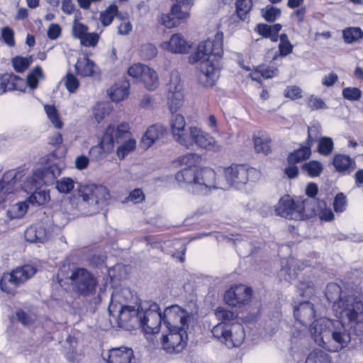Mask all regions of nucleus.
Returning a JSON list of instances; mask_svg holds the SVG:
<instances>
[{"label": "nucleus", "mask_w": 363, "mask_h": 363, "mask_svg": "<svg viewBox=\"0 0 363 363\" xmlns=\"http://www.w3.org/2000/svg\"><path fill=\"white\" fill-rule=\"evenodd\" d=\"M200 160L196 153L182 155L174 162L175 166H184L176 175L178 184L194 194L206 195L211 190L223 189V182L216 179V172L211 168L197 169Z\"/></svg>", "instance_id": "f257e3e1"}, {"label": "nucleus", "mask_w": 363, "mask_h": 363, "mask_svg": "<svg viewBox=\"0 0 363 363\" xmlns=\"http://www.w3.org/2000/svg\"><path fill=\"white\" fill-rule=\"evenodd\" d=\"M341 289L336 284L327 286L325 296L334 302L333 309L338 320L347 324L357 335L363 333V301L354 294L340 295Z\"/></svg>", "instance_id": "f03ea898"}, {"label": "nucleus", "mask_w": 363, "mask_h": 363, "mask_svg": "<svg viewBox=\"0 0 363 363\" xmlns=\"http://www.w3.org/2000/svg\"><path fill=\"white\" fill-rule=\"evenodd\" d=\"M223 35L218 32L213 40L199 43L196 52L191 55V63L200 62L199 78L206 86H212L219 77V60L223 55Z\"/></svg>", "instance_id": "7ed1b4c3"}, {"label": "nucleus", "mask_w": 363, "mask_h": 363, "mask_svg": "<svg viewBox=\"0 0 363 363\" xmlns=\"http://www.w3.org/2000/svg\"><path fill=\"white\" fill-rule=\"evenodd\" d=\"M347 324L340 320L320 318L315 320L310 332L315 343L325 350L336 352L345 348L351 341Z\"/></svg>", "instance_id": "20e7f679"}, {"label": "nucleus", "mask_w": 363, "mask_h": 363, "mask_svg": "<svg viewBox=\"0 0 363 363\" xmlns=\"http://www.w3.org/2000/svg\"><path fill=\"white\" fill-rule=\"evenodd\" d=\"M170 130L175 141L186 147L196 145L200 149L213 152L223 149L219 142L209 133L202 128L191 125L186 128V121L181 114L172 116L170 121Z\"/></svg>", "instance_id": "39448f33"}, {"label": "nucleus", "mask_w": 363, "mask_h": 363, "mask_svg": "<svg viewBox=\"0 0 363 363\" xmlns=\"http://www.w3.org/2000/svg\"><path fill=\"white\" fill-rule=\"evenodd\" d=\"M19 173V178L15 179L13 184L10 185L9 191H5V189H0V192L4 199L6 194H11L18 190L23 189L27 193H31L42 187L43 184H48L50 180L54 179L60 174V171L56 166H50L48 168L38 169L33 175L27 176L23 170L11 169Z\"/></svg>", "instance_id": "423d86ee"}, {"label": "nucleus", "mask_w": 363, "mask_h": 363, "mask_svg": "<svg viewBox=\"0 0 363 363\" xmlns=\"http://www.w3.org/2000/svg\"><path fill=\"white\" fill-rule=\"evenodd\" d=\"M118 301V295L113 294L108 306L110 315L117 318L118 325L120 328L128 330L134 328L139 323L140 310L135 306L122 305Z\"/></svg>", "instance_id": "0eeeda50"}, {"label": "nucleus", "mask_w": 363, "mask_h": 363, "mask_svg": "<svg viewBox=\"0 0 363 363\" xmlns=\"http://www.w3.org/2000/svg\"><path fill=\"white\" fill-rule=\"evenodd\" d=\"M211 332L214 337L228 348L239 347L245 337L244 328L240 323L230 325L219 323L212 328Z\"/></svg>", "instance_id": "6e6552de"}, {"label": "nucleus", "mask_w": 363, "mask_h": 363, "mask_svg": "<svg viewBox=\"0 0 363 363\" xmlns=\"http://www.w3.org/2000/svg\"><path fill=\"white\" fill-rule=\"evenodd\" d=\"M36 272L32 265L17 267L11 273L4 274L0 279L1 290L6 294H13L16 289L31 278Z\"/></svg>", "instance_id": "1a4fd4ad"}, {"label": "nucleus", "mask_w": 363, "mask_h": 363, "mask_svg": "<svg viewBox=\"0 0 363 363\" xmlns=\"http://www.w3.org/2000/svg\"><path fill=\"white\" fill-rule=\"evenodd\" d=\"M140 308L138 325L142 326L146 333H158L163 321L159 305L156 303H143Z\"/></svg>", "instance_id": "9d476101"}, {"label": "nucleus", "mask_w": 363, "mask_h": 363, "mask_svg": "<svg viewBox=\"0 0 363 363\" xmlns=\"http://www.w3.org/2000/svg\"><path fill=\"white\" fill-rule=\"evenodd\" d=\"M308 201L293 200L290 196L281 197L276 206L275 211L278 216L290 220H303L309 216L306 213Z\"/></svg>", "instance_id": "9b49d317"}, {"label": "nucleus", "mask_w": 363, "mask_h": 363, "mask_svg": "<svg viewBox=\"0 0 363 363\" xmlns=\"http://www.w3.org/2000/svg\"><path fill=\"white\" fill-rule=\"evenodd\" d=\"M67 279L70 280L73 290L80 295L88 296L96 290L97 284L96 278L84 268L72 269Z\"/></svg>", "instance_id": "f8f14e48"}, {"label": "nucleus", "mask_w": 363, "mask_h": 363, "mask_svg": "<svg viewBox=\"0 0 363 363\" xmlns=\"http://www.w3.org/2000/svg\"><path fill=\"white\" fill-rule=\"evenodd\" d=\"M187 328L179 325L167 328V333L162 336V345L164 350L167 353L182 352L187 344Z\"/></svg>", "instance_id": "ddd939ff"}, {"label": "nucleus", "mask_w": 363, "mask_h": 363, "mask_svg": "<svg viewBox=\"0 0 363 363\" xmlns=\"http://www.w3.org/2000/svg\"><path fill=\"white\" fill-rule=\"evenodd\" d=\"M225 182L230 186L240 188L249 180L250 175L257 174L254 168H249L243 164H232L223 169Z\"/></svg>", "instance_id": "4468645a"}, {"label": "nucleus", "mask_w": 363, "mask_h": 363, "mask_svg": "<svg viewBox=\"0 0 363 363\" xmlns=\"http://www.w3.org/2000/svg\"><path fill=\"white\" fill-rule=\"evenodd\" d=\"M80 196L84 202L96 206V210L107 204L110 194L107 188L102 185L89 184L83 186Z\"/></svg>", "instance_id": "2eb2a0df"}, {"label": "nucleus", "mask_w": 363, "mask_h": 363, "mask_svg": "<svg viewBox=\"0 0 363 363\" xmlns=\"http://www.w3.org/2000/svg\"><path fill=\"white\" fill-rule=\"evenodd\" d=\"M184 102L183 85L177 72H172L167 84V103L172 113L177 111Z\"/></svg>", "instance_id": "dca6fc26"}, {"label": "nucleus", "mask_w": 363, "mask_h": 363, "mask_svg": "<svg viewBox=\"0 0 363 363\" xmlns=\"http://www.w3.org/2000/svg\"><path fill=\"white\" fill-rule=\"evenodd\" d=\"M162 318L167 328L173 327V325L188 328L192 315L178 305H172L164 309Z\"/></svg>", "instance_id": "f3484780"}, {"label": "nucleus", "mask_w": 363, "mask_h": 363, "mask_svg": "<svg viewBox=\"0 0 363 363\" xmlns=\"http://www.w3.org/2000/svg\"><path fill=\"white\" fill-rule=\"evenodd\" d=\"M252 292V289L245 285H236L225 291L224 301L228 306L240 308L251 301Z\"/></svg>", "instance_id": "a211bd4d"}, {"label": "nucleus", "mask_w": 363, "mask_h": 363, "mask_svg": "<svg viewBox=\"0 0 363 363\" xmlns=\"http://www.w3.org/2000/svg\"><path fill=\"white\" fill-rule=\"evenodd\" d=\"M102 358L105 363H135V354L131 347H113L102 352Z\"/></svg>", "instance_id": "6ab92c4d"}, {"label": "nucleus", "mask_w": 363, "mask_h": 363, "mask_svg": "<svg viewBox=\"0 0 363 363\" xmlns=\"http://www.w3.org/2000/svg\"><path fill=\"white\" fill-rule=\"evenodd\" d=\"M113 129L106 128L101 142L89 150L91 160L99 161L104 159L113 149Z\"/></svg>", "instance_id": "aec40b11"}, {"label": "nucleus", "mask_w": 363, "mask_h": 363, "mask_svg": "<svg viewBox=\"0 0 363 363\" xmlns=\"http://www.w3.org/2000/svg\"><path fill=\"white\" fill-rule=\"evenodd\" d=\"M88 27L84 23L74 19L72 27V36L80 40V43L85 47H95L98 43L99 36L96 33H89Z\"/></svg>", "instance_id": "412c9836"}, {"label": "nucleus", "mask_w": 363, "mask_h": 363, "mask_svg": "<svg viewBox=\"0 0 363 363\" xmlns=\"http://www.w3.org/2000/svg\"><path fill=\"white\" fill-rule=\"evenodd\" d=\"M281 269L279 272V277H283L286 281L291 282L296 277H298L297 271L304 269V266H306L303 262H300L299 260L294 257L289 259H284L281 261Z\"/></svg>", "instance_id": "4be33fe9"}, {"label": "nucleus", "mask_w": 363, "mask_h": 363, "mask_svg": "<svg viewBox=\"0 0 363 363\" xmlns=\"http://www.w3.org/2000/svg\"><path fill=\"white\" fill-rule=\"evenodd\" d=\"M161 49L172 53H186L189 49V45L180 33L173 34L169 40L160 43Z\"/></svg>", "instance_id": "5701e85b"}, {"label": "nucleus", "mask_w": 363, "mask_h": 363, "mask_svg": "<svg viewBox=\"0 0 363 363\" xmlns=\"http://www.w3.org/2000/svg\"><path fill=\"white\" fill-rule=\"evenodd\" d=\"M294 314L296 320L303 325H307L315 317L314 306L309 301H302L294 306Z\"/></svg>", "instance_id": "b1692460"}, {"label": "nucleus", "mask_w": 363, "mask_h": 363, "mask_svg": "<svg viewBox=\"0 0 363 363\" xmlns=\"http://www.w3.org/2000/svg\"><path fill=\"white\" fill-rule=\"evenodd\" d=\"M25 238L29 242L44 243L48 239V234L42 224H36L27 228Z\"/></svg>", "instance_id": "393cba45"}, {"label": "nucleus", "mask_w": 363, "mask_h": 363, "mask_svg": "<svg viewBox=\"0 0 363 363\" xmlns=\"http://www.w3.org/2000/svg\"><path fill=\"white\" fill-rule=\"evenodd\" d=\"M76 73L81 77H91L97 72L95 63L86 56L79 57L75 64Z\"/></svg>", "instance_id": "a878e982"}, {"label": "nucleus", "mask_w": 363, "mask_h": 363, "mask_svg": "<svg viewBox=\"0 0 363 363\" xmlns=\"http://www.w3.org/2000/svg\"><path fill=\"white\" fill-rule=\"evenodd\" d=\"M164 128L162 125L155 124L150 126L143 137V145L146 147H150L164 135Z\"/></svg>", "instance_id": "bb28decb"}, {"label": "nucleus", "mask_w": 363, "mask_h": 363, "mask_svg": "<svg viewBox=\"0 0 363 363\" xmlns=\"http://www.w3.org/2000/svg\"><path fill=\"white\" fill-rule=\"evenodd\" d=\"M129 87L130 84L126 81L116 83L109 89L108 96L113 101L120 102L128 96Z\"/></svg>", "instance_id": "cd10ccee"}, {"label": "nucleus", "mask_w": 363, "mask_h": 363, "mask_svg": "<svg viewBox=\"0 0 363 363\" xmlns=\"http://www.w3.org/2000/svg\"><path fill=\"white\" fill-rule=\"evenodd\" d=\"M333 164L337 172H347V173H350L355 165L354 161L345 155H336L333 158Z\"/></svg>", "instance_id": "c85d7f7f"}, {"label": "nucleus", "mask_w": 363, "mask_h": 363, "mask_svg": "<svg viewBox=\"0 0 363 363\" xmlns=\"http://www.w3.org/2000/svg\"><path fill=\"white\" fill-rule=\"evenodd\" d=\"M141 80L146 89L150 91L156 89L159 85V79L157 72L152 68L145 65Z\"/></svg>", "instance_id": "c756f323"}, {"label": "nucleus", "mask_w": 363, "mask_h": 363, "mask_svg": "<svg viewBox=\"0 0 363 363\" xmlns=\"http://www.w3.org/2000/svg\"><path fill=\"white\" fill-rule=\"evenodd\" d=\"M50 199L49 191L40 187L38 190L31 192L30 196L26 199L28 204L41 206L45 204Z\"/></svg>", "instance_id": "7c9ffc66"}, {"label": "nucleus", "mask_w": 363, "mask_h": 363, "mask_svg": "<svg viewBox=\"0 0 363 363\" xmlns=\"http://www.w3.org/2000/svg\"><path fill=\"white\" fill-rule=\"evenodd\" d=\"M28 206L27 201L12 205L7 211L8 216L11 219L22 218L26 213Z\"/></svg>", "instance_id": "2f4dec72"}, {"label": "nucleus", "mask_w": 363, "mask_h": 363, "mask_svg": "<svg viewBox=\"0 0 363 363\" xmlns=\"http://www.w3.org/2000/svg\"><path fill=\"white\" fill-rule=\"evenodd\" d=\"M311 155V147L309 145L301 147L299 149L291 152L288 157L289 163H298L303 161Z\"/></svg>", "instance_id": "473e14b6"}, {"label": "nucleus", "mask_w": 363, "mask_h": 363, "mask_svg": "<svg viewBox=\"0 0 363 363\" xmlns=\"http://www.w3.org/2000/svg\"><path fill=\"white\" fill-rule=\"evenodd\" d=\"M298 292L301 296L310 298L314 294L315 287L310 279L302 278L297 285Z\"/></svg>", "instance_id": "72a5a7b5"}, {"label": "nucleus", "mask_w": 363, "mask_h": 363, "mask_svg": "<svg viewBox=\"0 0 363 363\" xmlns=\"http://www.w3.org/2000/svg\"><path fill=\"white\" fill-rule=\"evenodd\" d=\"M271 140L266 135H262L261 136L254 137L255 150L257 152H262L264 155L270 152Z\"/></svg>", "instance_id": "f704fd0d"}, {"label": "nucleus", "mask_w": 363, "mask_h": 363, "mask_svg": "<svg viewBox=\"0 0 363 363\" xmlns=\"http://www.w3.org/2000/svg\"><path fill=\"white\" fill-rule=\"evenodd\" d=\"M215 315L220 323L228 324V322L237 318L238 313L232 310H229L225 307L219 306L215 310Z\"/></svg>", "instance_id": "c9c22d12"}, {"label": "nucleus", "mask_w": 363, "mask_h": 363, "mask_svg": "<svg viewBox=\"0 0 363 363\" xmlns=\"http://www.w3.org/2000/svg\"><path fill=\"white\" fill-rule=\"evenodd\" d=\"M118 6L116 4L109 5L105 11H102L99 20L104 26H109L118 13Z\"/></svg>", "instance_id": "e433bc0d"}, {"label": "nucleus", "mask_w": 363, "mask_h": 363, "mask_svg": "<svg viewBox=\"0 0 363 363\" xmlns=\"http://www.w3.org/2000/svg\"><path fill=\"white\" fill-rule=\"evenodd\" d=\"M363 32L360 28L350 27L342 31V37L346 43H352L362 38Z\"/></svg>", "instance_id": "4c0bfd02"}, {"label": "nucleus", "mask_w": 363, "mask_h": 363, "mask_svg": "<svg viewBox=\"0 0 363 363\" xmlns=\"http://www.w3.org/2000/svg\"><path fill=\"white\" fill-rule=\"evenodd\" d=\"M305 363H331L328 354L320 350L311 352L306 359Z\"/></svg>", "instance_id": "58836bf2"}, {"label": "nucleus", "mask_w": 363, "mask_h": 363, "mask_svg": "<svg viewBox=\"0 0 363 363\" xmlns=\"http://www.w3.org/2000/svg\"><path fill=\"white\" fill-rule=\"evenodd\" d=\"M43 78V74L40 66H35L28 74L26 84L30 89L38 86L40 79Z\"/></svg>", "instance_id": "ea45409f"}, {"label": "nucleus", "mask_w": 363, "mask_h": 363, "mask_svg": "<svg viewBox=\"0 0 363 363\" xmlns=\"http://www.w3.org/2000/svg\"><path fill=\"white\" fill-rule=\"evenodd\" d=\"M45 111L49 118L50 123L57 129H60L63 126V123L60 118L57 109L52 105H45L44 106Z\"/></svg>", "instance_id": "a19ab883"}, {"label": "nucleus", "mask_w": 363, "mask_h": 363, "mask_svg": "<svg viewBox=\"0 0 363 363\" xmlns=\"http://www.w3.org/2000/svg\"><path fill=\"white\" fill-rule=\"evenodd\" d=\"M136 147V141L135 139H129L123 143L116 150L117 156L119 159H124L129 153L133 152Z\"/></svg>", "instance_id": "79ce46f5"}, {"label": "nucleus", "mask_w": 363, "mask_h": 363, "mask_svg": "<svg viewBox=\"0 0 363 363\" xmlns=\"http://www.w3.org/2000/svg\"><path fill=\"white\" fill-rule=\"evenodd\" d=\"M334 144L331 138L322 137L318 141V150L322 155H329L333 150Z\"/></svg>", "instance_id": "37998d69"}, {"label": "nucleus", "mask_w": 363, "mask_h": 363, "mask_svg": "<svg viewBox=\"0 0 363 363\" xmlns=\"http://www.w3.org/2000/svg\"><path fill=\"white\" fill-rule=\"evenodd\" d=\"M12 65L18 72H23L29 67L32 62L31 57L17 56L12 59Z\"/></svg>", "instance_id": "c03bdc74"}, {"label": "nucleus", "mask_w": 363, "mask_h": 363, "mask_svg": "<svg viewBox=\"0 0 363 363\" xmlns=\"http://www.w3.org/2000/svg\"><path fill=\"white\" fill-rule=\"evenodd\" d=\"M302 169L310 177H314L320 174L323 170V167L320 162L313 160L305 163L302 167Z\"/></svg>", "instance_id": "a18cd8bd"}, {"label": "nucleus", "mask_w": 363, "mask_h": 363, "mask_svg": "<svg viewBox=\"0 0 363 363\" xmlns=\"http://www.w3.org/2000/svg\"><path fill=\"white\" fill-rule=\"evenodd\" d=\"M172 15L174 16L175 21H177L178 25L186 21L190 17L189 11H182L181 5L179 4H174L172 6Z\"/></svg>", "instance_id": "49530a36"}, {"label": "nucleus", "mask_w": 363, "mask_h": 363, "mask_svg": "<svg viewBox=\"0 0 363 363\" xmlns=\"http://www.w3.org/2000/svg\"><path fill=\"white\" fill-rule=\"evenodd\" d=\"M74 187V182L69 177H62L60 180L57 181L56 188L60 192L63 194L69 193Z\"/></svg>", "instance_id": "de8ad7c7"}, {"label": "nucleus", "mask_w": 363, "mask_h": 363, "mask_svg": "<svg viewBox=\"0 0 363 363\" xmlns=\"http://www.w3.org/2000/svg\"><path fill=\"white\" fill-rule=\"evenodd\" d=\"M342 96L348 101H359L362 97V91L357 87H345L342 91Z\"/></svg>", "instance_id": "09e8293b"}, {"label": "nucleus", "mask_w": 363, "mask_h": 363, "mask_svg": "<svg viewBox=\"0 0 363 363\" xmlns=\"http://www.w3.org/2000/svg\"><path fill=\"white\" fill-rule=\"evenodd\" d=\"M306 336L305 333L300 329L294 328L291 332V343L292 348H296L303 345Z\"/></svg>", "instance_id": "8fccbe9b"}, {"label": "nucleus", "mask_w": 363, "mask_h": 363, "mask_svg": "<svg viewBox=\"0 0 363 363\" xmlns=\"http://www.w3.org/2000/svg\"><path fill=\"white\" fill-rule=\"evenodd\" d=\"M236 11L238 16L241 19H244L245 15L250 11L252 8L251 0H237L236 1Z\"/></svg>", "instance_id": "3c124183"}, {"label": "nucleus", "mask_w": 363, "mask_h": 363, "mask_svg": "<svg viewBox=\"0 0 363 363\" xmlns=\"http://www.w3.org/2000/svg\"><path fill=\"white\" fill-rule=\"evenodd\" d=\"M112 128L113 129V142L115 140L118 138H125L127 135L129 134L130 127L128 123H123L118 125L116 128H115L114 125H110L107 128Z\"/></svg>", "instance_id": "603ef678"}, {"label": "nucleus", "mask_w": 363, "mask_h": 363, "mask_svg": "<svg viewBox=\"0 0 363 363\" xmlns=\"http://www.w3.org/2000/svg\"><path fill=\"white\" fill-rule=\"evenodd\" d=\"M279 50L281 56H286L292 52L293 45L289 42L288 37L286 34L280 35V43L279 45Z\"/></svg>", "instance_id": "864d4df0"}, {"label": "nucleus", "mask_w": 363, "mask_h": 363, "mask_svg": "<svg viewBox=\"0 0 363 363\" xmlns=\"http://www.w3.org/2000/svg\"><path fill=\"white\" fill-rule=\"evenodd\" d=\"M262 16L269 22H273L281 15V10L274 6H267L262 10Z\"/></svg>", "instance_id": "5fc2aeb1"}, {"label": "nucleus", "mask_w": 363, "mask_h": 363, "mask_svg": "<svg viewBox=\"0 0 363 363\" xmlns=\"http://www.w3.org/2000/svg\"><path fill=\"white\" fill-rule=\"evenodd\" d=\"M306 103L308 107L312 111L328 108L325 103L320 98L313 95L308 98Z\"/></svg>", "instance_id": "6e6d98bb"}, {"label": "nucleus", "mask_w": 363, "mask_h": 363, "mask_svg": "<svg viewBox=\"0 0 363 363\" xmlns=\"http://www.w3.org/2000/svg\"><path fill=\"white\" fill-rule=\"evenodd\" d=\"M346 206V196L342 193L337 194L333 201V208L335 211L337 213H342L345 210Z\"/></svg>", "instance_id": "4d7b16f0"}, {"label": "nucleus", "mask_w": 363, "mask_h": 363, "mask_svg": "<svg viewBox=\"0 0 363 363\" xmlns=\"http://www.w3.org/2000/svg\"><path fill=\"white\" fill-rule=\"evenodd\" d=\"M79 82L78 79L72 74L68 73L66 76L65 86L70 93H74L78 89Z\"/></svg>", "instance_id": "13d9d810"}, {"label": "nucleus", "mask_w": 363, "mask_h": 363, "mask_svg": "<svg viewBox=\"0 0 363 363\" xmlns=\"http://www.w3.org/2000/svg\"><path fill=\"white\" fill-rule=\"evenodd\" d=\"M108 113V107L104 104H97L94 108V118L98 123L103 121L105 116Z\"/></svg>", "instance_id": "bf43d9fd"}, {"label": "nucleus", "mask_w": 363, "mask_h": 363, "mask_svg": "<svg viewBox=\"0 0 363 363\" xmlns=\"http://www.w3.org/2000/svg\"><path fill=\"white\" fill-rule=\"evenodd\" d=\"M145 65L140 64V63H136L131 65L128 69V74L129 76L136 78V79H141L142 75L145 70Z\"/></svg>", "instance_id": "052dcab7"}, {"label": "nucleus", "mask_w": 363, "mask_h": 363, "mask_svg": "<svg viewBox=\"0 0 363 363\" xmlns=\"http://www.w3.org/2000/svg\"><path fill=\"white\" fill-rule=\"evenodd\" d=\"M205 123L207 128L213 133L219 134L220 130L218 126V121L213 114L208 115L205 118Z\"/></svg>", "instance_id": "680f3d73"}, {"label": "nucleus", "mask_w": 363, "mask_h": 363, "mask_svg": "<svg viewBox=\"0 0 363 363\" xmlns=\"http://www.w3.org/2000/svg\"><path fill=\"white\" fill-rule=\"evenodd\" d=\"M284 96L292 100L301 99L302 97V91L297 86H287L284 90Z\"/></svg>", "instance_id": "e2e57ef3"}, {"label": "nucleus", "mask_w": 363, "mask_h": 363, "mask_svg": "<svg viewBox=\"0 0 363 363\" xmlns=\"http://www.w3.org/2000/svg\"><path fill=\"white\" fill-rule=\"evenodd\" d=\"M1 36L4 43L10 47L15 45L14 33L12 29L5 27L1 30Z\"/></svg>", "instance_id": "0e129e2a"}, {"label": "nucleus", "mask_w": 363, "mask_h": 363, "mask_svg": "<svg viewBox=\"0 0 363 363\" xmlns=\"http://www.w3.org/2000/svg\"><path fill=\"white\" fill-rule=\"evenodd\" d=\"M16 316L18 320L25 325H28L31 324L36 318L34 314L27 313L23 311H17Z\"/></svg>", "instance_id": "69168bd1"}, {"label": "nucleus", "mask_w": 363, "mask_h": 363, "mask_svg": "<svg viewBox=\"0 0 363 363\" xmlns=\"http://www.w3.org/2000/svg\"><path fill=\"white\" fill-rule=\"evenodd\" d=\"M162 24L167 28H172L178 26L174 16L172 15V10L169 13L162 14L161 16Z\"/></svg>", "instance_id": "338daca9"}, {"label": "nucleus", "mask_w": 363, "mask_h": 363, "mask_svg": "<svg viewBox=\"0 0 363 363\" xmlns=\"http://www.w3.org/2000/svg\"><path fill=\"white\" fill-rule=\"evenodd\" d=\"M16 75L13 74H4L2 75L3 84L5 92L8 91H13L15 89L13 80H16Z\"/></svg>", "instance_id": "774afa93"}]
</instances>
